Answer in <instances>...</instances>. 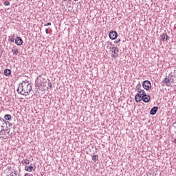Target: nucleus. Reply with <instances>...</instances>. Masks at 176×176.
<instances>
[{
	"mask_svg": "<svg viewBox=\"0 0 176 176\" xmlns=\"http://www.w3.org/2000/svg\"><path fill=\"white\" fill-rule=\"evenodd\" d=\"M174 142H175V144H176V139L174 140Z\"/></svg>",
	"mask_w": 176,
	"mask_h": 176,
	"instance_id": "36",
	"label": "nucleus"
},
{
	"mask_svg": "<svg viewBox=\"0 0 176 176\" xmlns=\"http://www.w3.org/2000/svg\"><path fill=\"white\" fill-rule=\"evenodd\" d=\"M13 129H16V125H14V126H13Z\"/></svg>",
	"mask_w": 176,
	"mask_h": 176,
	"instance_id": "35",
	"label": "nucleus"
},
{
	"mask_svg": "<svg viewBox=\"0 0 176 176\" xmlns=\"http://www.w3.org/2000/svg\"><path fill=\"white\" fill-rule=\"evenodd\" d=\"M141 87H142V85L139 82V83L136 85V88L141 90Z\"/></svg>",
	"mask_w": 176,
	"mask_h": 176,
	"instance_id": "23",
	"label": "nucleus"
},
{
	"mask_svg": "<svg viewBox=\"0 0 176 176\" xmlns=\"http://www.w3.org/2000/svg\"><path fill=\"white\" fill-rule=\"evenodd\" d=\"M45 32H46V34H49V29H46Z\"/></svg>",
	"mask_w": 176,
	"mask_h": 176,
	"instance_id": "32",
	"label": "nucleus"
},
{
	"mask_svg": "<svg viewBox=\"0 0 176 176\" xmlns=\"http://www.w3.org/2000/svg\"><path fill=\"white\" fill-rule=\"evenodd\" d=\"M32 170H35V169H34L33 164H31L30 166H26L25 167V170L28 171L29 173H31V171H32Z\"/></svg>",
	"mask_w": 176,
	"mask_h": 176,
	"instance_id": "11",
	"label": "nucleus"
},
{
	"mask_svg": "<svg viewBox=\"0 0 176 176\" xmlns=\"http://www.w3.org/2000/svg\"><path fill=\"white\" fill-rule=\"evenodd\" d=\"M142 101L143 102H149L151 101V96L149 95H147L146 94L144 96H142Z\"/></svg>",
	"mask_w": 176,
	"mask_h": 176,
	"instance_id": "8",
	"label": "nucleus"
},
{
	"mask_svg": "<svg viewBox=\"0 0 176 176\" xmlns=\"http://www.w3.org/2000/svg\"><path fill=\"white\" fill-rule=\"evenodd\" d=\"M9 126H8V121H6V120H4V122L3 124V126L0 130V132L1 131H6L7 130H8Z\"/></svg>",
	"mask_w": 176,
	"mask_h": 176,
	"instance_id": "7",
	"label": "nucleus"
},
{
	"mask_svg": "<svg viewBox=\"0 0 176 176\" xmlns=\"http://www.w3.org/2000/svg\"><path fill=\"white\" fill-rule=\"evenodd\" d=\"M47 25H52V23L49 22L47 23L44 24V27H47Z\"/></svg>",
	"mask_w": 176,
	"mask_h": 176,
	"instance_id": "26",
	"label": "nucleus"
},
{
	"mask_svg": "<svg viewBox=\"0 0 176 176\" xmlns=\"http://www.w3.org/2000/svg\"><path fill=\"white\" fill-rule=\"evenodd\" d=\"M112 53H113L114 54H118V53H119V48H118L117 47H113Z\"/></svg>",
	"mask_w": 176,
	"mask_h": 176,
	"instance_id": "14",
	"label": "nucleus"
},
{
	"mask_svg": "<svg viewBox=\"0 0 176 176\" xmlns=\"http://www.w3.org/2000/svg\"><path fill=\"white\" fill-rule=\"evenodd\" d=\"M110 45H112V43H110Z\"/></svg>",
	"mask_w": 176,
	"mask_h": 176,
	"instance_id": "38",
	"label": "nucleus"
},
{
	"mask_svg": "<svg viewBox=\"0 0 176 176\" xmlns=\"http://www.w3.org/2000/svg\"><path fill=\"white\" fill-rule=\"evenodd\" d=\"M142 87L144 89V90H149L151 87H152V84L151 83V81L146 80L142 83Z\"/></svg>",
	"mask_w": 176,
	"mask_h": 176,
	"instance_id": "3",
	"label": "nucleus"
},
{
	"mask_svg": "<svg viewBox=\"0 0 176 176\" xmlns=\"http://www.w3.org/2000/svg\"><path fill=\"white\" fill-rule=\"evenodd\" d=\"M8 38L10 42H14V34H13L12 36H9Z\"/></svg>",
	"mask_w": 176,
	"mask_h": 176,
	"instance_id": "19",
	"label": "nucleus"
},
{
	"mask_svg": "<svg viewBox=\"0 0 176 176\" xmlns=\"http://www.w3.org/2000/svg\"><path fill=\"white\" fill-rule=\"evenodd\" d=\"M3 5H5V6H9V5H10V2H9V1H4Z\"/></svg>",
	"mask_w": 176,
	"mask_h": 176,
	"instance_id": "22",
	"label": "nucleus"
},
{
	"mask_svg": "<svg viewBox=\"0 0 176 176\" xmlns=\"http://www.w3.org/2000/svg\"><path fill=\"white\" fill-rule=\"evenodd\" d=\"M120 42V38H117L115 41L114 43H119Z\"/></svg>",
	"mask_w": 176,
	"mask_h": 176,
	"instance_id": "27",
	"label": "nucleus"
},
{
	"mask_svg": "<svg viewBox=\"0 0 176 176\" xmlns=\"http://www.w3.org/2000/svg\"><path fill=\"white\" fill-rule=\"evenodd\" d=\"M48 86H49V87L52 88V87H53V84H52V82H50V83H48Z\"/></svg>",
	"mask_w": 176,
	"mask_h": 176,
	"instance_id": "30",
	"label": "nucleus"
},
{
	"mask_svg": "<svg viewBox=\"0 0 176 176\" xmlns=\"http://www.w3.org/2000/svg\"><path fill=\"white\" fill-rule=\"evenodd\" d=\"M7 126L8 129H12V126H13V124L10 123L9 121H7Z\"/></svg>",
	"mask_w": 176,
	"mask_h": 176,
	"instance_id": "21",
	"label": "nucleus"
},
{
	"mask_svg": "<svg viewBox=\"0 0 176 176\" xmlns=\"http://www.w3.org/2000/svg\"><path fill=\"white\" fill-rule=\"evenodd\" d=\"M92 160H94V162H97V160H98V155H94L92 156Z\"/></svg>",
	"mask_w": 176,
	"mask_h": 176,
	"instance_id": "17",
	"label": "nucleus"
},
{
	"mask_svg": "<svg viewBox=\"0 0 176 176\" xmlns=\"http://www.w3.org/2000/svg\"><path fill=\"white\" fill-rule=\"evenodd\" d=\"M16 91L17 93H19V94H21L23 96V94L24 93L23 82L19 83V87L16 89Z\"/></svg>",
	"mask_w": 176,
	"mask_h": 176,
	"instance_id": "5",
	"label": "nucleus"
},
{
	"mask_svg": "<svg viewBox=\"0 0 176 176\" xmlns=\"http://www.w3.org/2000/svg\"><path fill=\"white\" fill-rule=\"evenodd\" d=\"M25 164H30V160H24Z\"/></svg>",
	"mask_w": 176,
	"mask_h": 176,
	"instance_id": "24",
	"label": "nucleus"
},
{
	"mask_svg": "<svg viewBox=\"0 0 176 176\" xmlns=\"http://www.w3.org/2000/svg\"><path fill=\"white\" fill-rule=\"evenodd\" d=\"M74 1H78V0H74Z\"/></svg>",
	"mask_w": 176,
	"mask_h": 176,
	"instance_id": "39",
	"label": "nucleus"
},
{
	"mask_svg": "<svg viewBox=\"0 0 176 176\" xmlns=\"http://www.w3.org/2000/svg\"><path fill=\"white\" fill-rule=\"evenodd\" d=\"M21 163H22V164H25L24 160L23 161H21Z\"/></svg>",
	"mask_w": 176,
	"mask_h": 176,
	"instance_id": "34",
	"label": "nucleus"
},
{
	"mask_svg": "<svg viewBox=\"0 0 176 176\" xmlns=\"http://www.w3.org/2000/svg\"><path fill=\"white\" fill-rule=\"evenodd\" d=\"M10 176H14V175L13 174V172L10 173Z\"/></svg>",
	"mask_w": 176,
	"mask_h": 176,
	"instance_id": "33",
	"label": "nucleus"
},
{
	"mask_svg": "<svg viewBox=\"0 0 176 176\" xmlns=\"http://www.w3.org/2000/svg\"><path fill=\"white\" fill-rule=\"evenodd\" d=\"M12 52L15 56H17V54H19V50L17 48L12 49Z\"/></svg>",
	"mask_w": 176,
	"mask_h": 176,
	"instance_id": "16",
	"label": "nucleus"
},
{
	"mask_svg": "<svg viewBox=\"0 0 176 176\" xmlns=\"http://www.w3.org/2000/svg\"><path fill=\"white\" fill-rule=\"evenodd\" d=\"M175 81H176V78L173 76L170 77H166L163 80V82L166 83V86H168L167 83H168L170 86H175V85L173 84V83H175Z\"/></svg>",
	"mask_w": 176,
	"mask_h": 176,
	"instance_id": "2",
	"label": "nucleus"
},
{
	"mask_svg": "<svg viewBox=\"0 0 176 176\" xmlns=\"http://www.w3.org/2000/svg\"><path fill=\"white\" fill-rule=\"evenodd\" d=\"M118 54H113L111 55V57H113V58H116V57H118Z\"/></svg>",
	"mask_w": 176,
	"mask_h": 176,
	"instance_id": "25",
	"label": "nucleus"
},
{
	"mask_svg": "<svg viewBox=\"0 0 176 176\" xmlns=\"http://www.w3.org/2000/svg\"><path fill=\"white\" fill-rule=\"evenodd\" d=\"M139 94H142V96H145L146 93L145 92V90L140 88V90L139 91Z\"/></svg>",
	"mask_w": 176,
	"mask_h": 176,
	"instance_id": "18",
	"label": "nucleus"
},
{
	"mask_svg": "<svg viewBox=\"0 0 176 176\" xmlns=\"http://www.w3.org/2000/svg\"><path fill=\"white\" fill-rule=\"evenodd\" d=\"M175 124H176V122L173 123V125Z\"/></svg>",
	"mask_w": 176,
	"mask_h": 176,
	"instance_id": "37",
	"label": "nucleus"
},
{
	"mask_svg": "<svg viewBox=\"0 0 176 176\" xmlns=\"http://www.w3.org/2000/svg\"><path fill=\"white\" fill-rule=\"evenodd\" d=\"M24 176H34V175H33L32 174L30 175V174H28V173H26V174H25Z\"/></svg>",
	"mask_w": 176,
	"mask_h": 176,
	"instance_id": "31",
	"label": "nucleus"
},
{
	"mask_svg": "<svg viewBox=\"0 0 176 176\" xmlns=\"http://www.w3.org/2000/svg\"><path fill=\"white\" fill-rule=\"evenodd\" d=\"M5 120H12V115L6 114L4 116Z\"/></svg>",
	"mask_w": 176,
	"mask_h": 176,
	"instance_id": "15",
	"label": "nucleus"
},
{
	"mask_svg": "<svg viewBox=\"0 0 176 176\" xmlns=\"http://www.w3.org/2000/svg\"><path fill=\"white\" fill-rule=\"evenodd\" d=\"M4 75L6 76H10V75H12V70H10V69H6L4 70Z\"/></svg>",
	"mask_w": 176,
	"mask_h": 176,
	"instance_id": "13",
	"label": "nucleus"
},
{
	"mask_svg": "<svg viewBox=\"0 0 176 176\" xmlns=\"http://www.w3.org/2000/svg\"><path fill=\"white\" fill-rule=\"evenodd\" d=\"M109 36L110 39H116V38H118V32L115 30H111L109 33Z\"/></svg>",
	"mask_w": 176,
	"mask_h": 176,
	"instance_id": "4",
	"label": "nucleus"
},
{
	"mask_svg": "<svg viewBox=\"0 0 176 176\" xmlns=\"http://www.w3.org/2000/svg\"><path fill=\"white\" fill-rule=\"evenodd\" d=\"M140 89L139 88H137V87H135V91H136L138 94H140Z\"/></svg>",
	"mask_w": 176,
	"mask_h": 176,
	"instance_id": "29",
	"label": "nucleus"
},
{
	"mask_svg": "<svg viewBox=\"0 0 176 176\" xmlns=\"http://www.w3.org/2000/svg\"><path fill=\"white\" fill-rule=\"evenodd\" d=\"M135 102H141V101H142V94H137L135 96Z\"/></svg>",
	"mask_w": 176,
	"mask_h": 176,
	"instance_id": "6",
	"label": "nucleus"
},
{
	"mask_svg": "<svg viewBox=\"0 0 176 176\" xmlns=\"http://www.w3.org/2000/svg\"><path fill=\"white\" fill-rule=\"evenodd\" d=\"M8 176H9V175H8Z\"/></svg>",
	"mask_w": 176,
	"mask_h": 176,
	"instance_id": "40",
	"label": "nucleus"
},
{
	"mask_svg": "<svg viewBox=\"0 0 176 176\" xmlns=\"http://www.w3.org/2000/svg\"><path fill=\"white\" fill-rule=\"evenodd\" d=\"M161 40L163 41V42H166L168 41V36L166 33H162L161 34Z\"/></svg>",
	"mask_w": 176,
	"mask_h": 176,
	"instance_id": "12",
	"label": "nucleus"
},
{
	"mask_svg": "<svg viewBox=\"0 0 176 176\" xmlns=\"http://www.w3.org/2000/svg\"><path fill=\"white\" fill-rule=\"evenodd\" d=\"M159 107L155 106L150 111V115H156Z\"/></svg>",
	"mask_w": 176,
	"mask_h": 176,
	"instance_id": "10",
	"label": "nucleus"
},
{
	"mask_svg": "<svg viewBox=\"0 0 176 176\" xmlns=\"http://www.w3.org/2000/svg\"><path fill=\"white\" fill-rule=\"evenodd\" d=\"M15 43L18 46H21V45H23V39L21 38V37L20 36L16 37L15 38Z\"/></svg>",
	"mask_w": 176,
	"mask_h": 176,
	"instance_id": "9",
	"label": "nucleus"
},
{
	"mask_svg": "<svg viewBox=\"0 0 176 176\" xmlns=\"http://www.w3.org/2000/svg\"><path fill=\"white\" fill-rule=\"evenodd\" d=\"M4 122H5V119L0 118V126L1 127V129H2L3 126V123Z\"/></svg>",
	"mask_w": 176,
	"mask_h": 176,
	"instance_id": "20",
	"label": "nucleus"
},
{
	"mask_svg": "<svg viewBox=\"0 0 176 176\" xmlns=\"http://www.w3.org/2000/svg\"><path fill=\"white\" fill-rule=\"evenodd\" d=\"M140 89L139 88H137V87H135V91H136L138 94H140Z\"/></svg>",
	"mask_w": 176,
	"mask_h": 176,
	"instance_id": "28",
	"label": "nucleus"
},
{
	"mask_svg": "<svg viewBox=\"0 0 176 176\" xmlns=\"http://www.w3.org/2000/svg\"><path fill=\"white\" fill-rule=\"evenodd\" d=\"M22 83L23 86V96H30V93H31V90H32V86L31 84L25 81H23Z\"/></svg>",
	"mask_w": 176,
	"mask_h": 176,
	"instance_id": "1",
	"label": "nucleus"
}]
</instances>
